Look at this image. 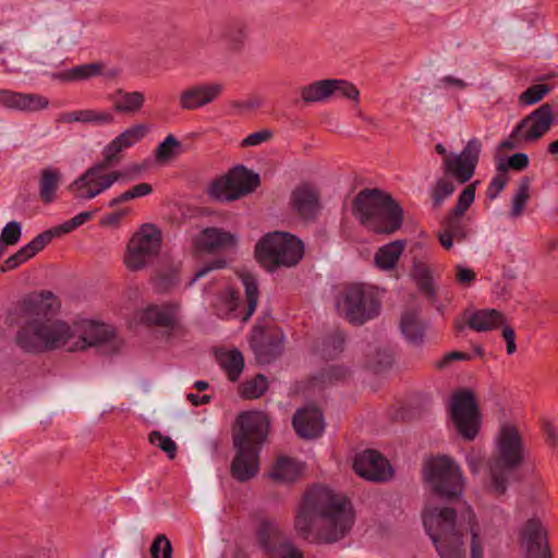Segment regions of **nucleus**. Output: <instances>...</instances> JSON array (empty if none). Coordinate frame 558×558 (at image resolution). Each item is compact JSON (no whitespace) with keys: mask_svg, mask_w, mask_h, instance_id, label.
Masks as SVG:
<instances>
[{"mask_svg":"<svg viewBox=\"0 0 558 558\" xmlns=\"http://www.w3.org/2000/svg\"><path fill=\"white\" fill-rule=\"evenodd\" d=\"M350 500L325 486L306 492L295 515V530L305 539L330 544L343 538L354 524Z\"/></svg>","mask_w":558,"mask_h":558,"instance_id":"nucleus-1","label":"nucleus"},{"mask_svg":"<svg viewBox=\"0 0 558 558\" xmlns=\"http://www.w3.org/2000/svg\"><path fill=\"white\" fill-rule=\"evenodd\" d=\"M47 299L43 294L25 296L16 307L23 324L16 331V345L27 353L54 350L70 352L73 330L71 323L49 315Z\"/></svg>","mask_w":558,"mask_h":558,"instance_id":"nucleus-2","label":"nucleus"},{"mask_svg":"<svg viewBox=\"0 0 558 558\" xmlns=\"http://www.w3.org/2000/svg\"><path fill=\"white\" fill-rule=\"evenodd\" d=\"M423 523L440 558H465L464 532L471 535L470 558H483L484 543L473 511L469 508L464 523L458 524L449 508H426Z\"/></svg>","mask_w":558,"mask_h":558,"instance_id":"nucleus-3","label":"nucleus"},{"mask_svg":"<svg viewBox=\"0 0 558 558\" xmlns=\"http://www.w3.org/2000/svg\"><path fill=\"white\" fill-rule=\"evenodd\" d=\"M233 433L235 456L231 462V475L239 482H247L259 472L260 446L266 440L269 418L260 411L241 413Z\"/></svg>","mask_w":558,"mask_h":558,"instance_id":"nucleus-4","label":"nucleus"},{"mask_svg":"<svg viewBox=\"0 0 558 558\" xmlns=\"http://www.w3.org/2000/svg\"><path fill=\"white\" fill-rule=\"evenodd\" d=\"M524 460V442L518 426L510 422L500 424L494 437V458L488 463V485L497 495L507 489L510 472Z\"/></svg>","mask_w":558,"mask_h":558,"instance_id":"nucleus-5","label":"nucleus"},{"mask_svg":"<svg viewBox=\"0 0 558 558\" xmlns=\"http://www.w3.org/2000/svg\"><path fill=\"white\" fill-rule=\"evenodd\" d=\"M353 215L366 229L380 234L396 232L403 221L400 206L378 189L363 190L356 195Z\"/></svg>","mask_w":558,"mask_h":558,"instance_id":"nucleus-6","label":"nucleus"},{"mask_svg":"<svg viewBox=\"0 0 558 558\" xmlns=\"http://www.w3.org/2000/svg\"><path fill=\"white\" fill-rule=\"evenodd\" d=\"M303 254L302 241L288 232L268 233L256 245L257 259L269 271L280 266H295Z\"/></svg>","mask_w":558,"mask_h":558,"instance_id":"nucleus-7","label":"nucleus"},{"mask_svg":"<svg viewBox=\"0 0 558 558\" xmlns=\"http://www.w3.org/2000/svg\"><path fill=\"white\" fill-rule=\"evenodd\" d=\"M337 310L350 323L362 325L379 314L378 290L364 283L348 286L337 301Z\"/></svg>","mask_w":558,"mask_h":558,"instance_id":"nucleus-8","label":"nucleus"},{"mask_svg":"<svg viewBox=\"0 0 558 558\" xmlns=\"http://www.w3.org/2000/svg\"><path fill=\"white\" fill-rule=\"evenodd\" d=\"M424 477L432 489L445 498L462 496L465 478L461 468L449 457H435L426 461Z\"/></svg>","mask_w":558,"mask_h":558,"instance_id":"nucleus-9","label":"nucleus"},{"mask_svg":"<svg viewBox=\"0 0 558 558\" xmlns=\"http://www.w3.org/2000/svg\"><path fill=\"white\" fill-rule=\"evenodd\" d=\"M161 232L151 223L143 225L130 239L123 258L125 267L138 271L148 267L159 255Z\"/></svg>","mask_w":558,"mask_h":558,"instance_id":"nucleus-10","label":"nucleus"},{"mask_svg":"<svg viewBox=\"0 0 558 558\" xmlns=\"http://www.w3.org/2000/svg\"><path fill=\"white\" fill-rule=\"evenodd\" d=\"M105 160L88 167L68 186V191L77 202L92 201L111 189L119 181V171H108Z\"/></svg>","mask_w":558,"mask_h":558,"instance_id":"nucleus-11","label":"nucleus"},{"mask_svg":"<svg viewBox=\"0 0 558 558\" xmlns=\"http://www.w3.org/2000/svg\"><path fill=\"white\" fill-rule=\"evenodd\" d=\"M450 418L459 435L473 440L481 427V414L474 395L469 390L456 392L450 402Z\"/></svg>","mask_w":558,"mask_h":558,"instance_id":"nucleus-12","label":"nucleus"},{"mask_svg":"<svg viewBox=\"0 0 558 558\" xmlns=\"http://www.w3.org/2000/svg\"><path fill=\"white\" fill-rule=\"evenodd\" d=\"M241 280L246 294L245 311L242 312L240 310L241 303L239 295L232 289H228L225 293L220 294L214 303L216 312L220 317H240L243 320H247L255 312L259 296L257 281L251 274H242Z\"/></svg>","mask_w":558,"mask_h":558,"instance_id":"nucleus-13","label":"nucleus"},{"mask_svg":"<svg viewBox=\"0 0 558 558\" xmlns=\"http://www.w3.org/2000/svg\"><path fill=\"white\" fill-rule=\"evenodd\" d=\"M73 330L70 352L84 351L110 342L114 336V328L90 318H77L71 323Z\"/></svg>","mask_w":558,"mask_h":558,"instance_id":"nucleus-14","label":"nucleus"},{"mask_svg":"<svg viewBox=\"0 0 558 558\" xmlns=\"http://www.w3.org/2000/svg\"><path fill=\"white\" fill-rule=\"evenodd\" d=\"M481 147L480 141L472 138L461 153L447 155L442 162L444 173L453 177L459 183L468 182L474 174Z\"/></svg>","mask_w":558,"mask_h":558,"instance_id":"nucleus-15","label":"nucleus"},{"mask_svg":"<svg viewBox=\"0 0 558 558\" xmlns=\"http://www.w3.org/2000/svg\"><path fill=\"white\" fill-rule=\"evenodd\" d=\"M75 230L71 219L53 227L50 230L35 236L31 242L21 247L15 254L8 257L1 265V271L7 272L15 269L41 251L53 238L61 236Z\"/></svg>","mask_w":558,"mask_h":558,"instance_id":"nucleus-16","label":"nucleus"},{"mask_svg":"<svg viewBox=\"0 0 558 558\" xmlns=\"http://www.w3.org/2000/svg\"><path fill=\"white\" fill-rule=\"evenodd\" d=\"M553 124V109L548 104H544L515 125L513 136H520L521 141L526 143H534L543 137Z\"/></svg>","mask_w":558,"mask_h":558,"instance_id":"nucleus-17","label":"nucleus"},{"mask_svg":"<svg viewBox=\"0 0 558 558\" xmlns=\"http://www.w3.org/2000/svg\"><path fill=\"white\" fill-rule=\"evenodd\" d=\"M220 82H202L184 88L178 98L179 107L185 111H195L215 102L223 93Z\"/></svg>","mask_w":558,"mask_h":558,"instance_id":"nucleus-18","label":"nucleus"},{"mask_svg":"<svg viewBox=\"0 0 558 558\" xmlns=\"http://www.w3.org/2000/svg\"><path fill=\"white\" fill-rule=\"evenodd\" d=\"M353 469L357 475L372 482H385L393 475L389 461L376 450H365L356 454Z\"/></svg>","mask_w":558,"mask_h":558,"instance_id":"nucleus-19","label":"nucleus"},{"mask_svg":"<svg viewBox=\"0 0 558 558\" xmlns=\"http://www.w3.org/2000/svg\"><path fill=\"white\" fill-rule=\"evenodd\" d=\"M180 312L179 302L147 304L135 312L134 318L145 325L175 328L179 325Z\"/></svg>","mask_w":558,"mask_h":558,"instance_id":"nucleus-20","label":"nucleus"},{"mask_svg":"<svg viewBox=\"0 0 558 558\" xmlns=\"http://www.w3.org/2000/svg\"><path fill=\"white\" fill-rule=\"evenodd\" d=\"M49 99L35 93L0 89V107L11 111L34 113L47 109Z\"/></svg>","mask_w":558,"mask_h":558,"instance_id":"nucleus-21","label":"nucleus"},{"mask_svg":"<svg viewBox=\"0 0 558 558\" xmlns=\"http://www.w3.org/2000/svg\"><path fill=\"white\" fill-rule=\"evenodd\" d=\"M520 544L526 558H550L546 532L536 519L529 520L522 526Z\"/></svg>","mask_w":558,"mask_h":558,"instance_id":"nucleus-22","label":"nucleus"},{"mask_svg":"<svg viewBox=\"0 0 558 558\" xmlns=\"http://www.w3.org/2000/svg\"><path fill=\"white\" fill-rule=\"evenodd\" d=\"M149 125L146 123H134L110 141L102 150V157L106 162H112L118 159L120 153L135 146L148 133Z\"/></svg>","mask_w":558,"mask_h":558,"instance_id":"nucleus-23","label":"nucleus"},{"mask_svg":"<svg viewBox=\"0 0 558 558\" xmlns=\"http://www.w3.org/2000/svg\"><path fill=\"white\" fill-rule=\"evenodd\" d=\"M298 436L304 439L319 437L325 429L323 413L314 407H305L295 412L292 420Z\"/></svg>","mask_w":558,"mask_h":558,"instance_id":"nucleus-24","label":"nucleus"},{"mask_svg":"<svg viewBox=\"0 0 558 558\" xmlns=\"http://www.w3.org/2000/svg\"><path fill=\"white\" fill-rule=\"evenodd\" d=\"M291 205L304 219L316 217L322 208L318 190L308 183L296 186L291 193Z\"/></svg>","mask_w":558,"mask_h":558,"instance_id":"nucleus-25","label":"nucleus"},{"mask_svg":"<svg viewBox=\"0 0 558 558\" xmlns=\"http://www.w3.org/2000/svg\"><path fill=\"white\" fill-rule=\"evenodd\" d=\"M63 123H82L94 126H108L116 122L114 113L109 109L86 108L63 112L60 116Z\"/></svg>","mask_w":558,"mask_h":558,"instance_id":"nucleus-26","label":"nucleus"},{"mask_svg":"<svg viewBox=\"0 0 558 558\" xmlns=\"http://www.w3.org/2000/svg\"><path fill=\"white\" fill-rule=\"evenodd\" d=\"M236 244V234L219 228L203 230L196 240V245L206 251L233 248Z\"/></svg>","mask_w":558,"mask_h":558,"instance_id":"nucleus-27","label":"nucleus"},{"mask_svg":"<svg viewBox=\"0 0 558 558\" xmlns=\"http://www.w3.org/2000/svg\"><path fill=\"white\" fill-rule=\"evenodd\" d=\"M110 100L117 113L134 116L143 109L146 99L145 95L138 90L126 92L124 89H117L110 96Z\"/></svg>","mask_w":558,"mask_h":558,"instance_id":"nucleus-28","label":"nucleus"},{"mask_svg":"<svg viewBox=\"0 0 558 558\" xmlns=\"http://www.w3.org/2000/svg\"><path fill=\"white\" fill-rule=\"evenodd\" d=\"M62 181L59 168L47 166L40 169L38 177V194L45 204H51L57 198V192Z\"/></svg>","mask_w":558,"mask_h":558,"instance_id":"nucleus-29","label":"nucleus"},{"mask_svg":"<svg viewBox=\"0 0 558 558\" xmlns=\"http://www.w3.org/2000/svg\"><path fill=\"white\" fill-rule=\"evenodd\" d=\"M228 181L231 184L233 194L231 197L238 199L251 192H253L259 184L258 174L245 169L244 167H236L227 174Z\"/></svg>","mask_w":558,"mask_h":558,"instance_id":"nucleus-30","label":"nucleus"},{"mask_svg":"<svg viewBox=\"0 0 558 558\" xmlns=\"http://www.w3.org/2000/svg\"><path fill=\"white\" fill-rule=\"evenodd\" d=\"M303 471V465L286 456H280L274 463L269 477L277 483L281 484H290L295 482Z\"/></svg>","mask_w":558,"mask_h":558,"instance_id":"nucleus-31","label":"nucleus"},{"mask_svg":"<svg viewBox=\"0 0 558 558\" xmlns=\"http://www.w3.org/2000/svg\"><path fill=\"white\" fill-rule=\"evenodd\" d=\"M466 322L477 332L489 331L498 327L504 328L506 325L504 314L494 308L476 311L466 317Z\"/></svg>","mask_w":558,"mask_h":558,"instance_id":"nucleus-32","label":"nucleus"},{"mask_svg":"<svg viewBox=\"0 0 558 558\" xmlns=\"http://www.w3.org/2000/svg\"><path fill=\"white\" fill-rule=\"evenodd\" d=\"M405 245V241L396 240L379 247L374 255L375 266L385 271L395 269Z\"/></svg>","mask_w":558,"mask_h":558,"instance_id":"nucleus-33","label":"nucleus"},{"mask_svg":"<svg viewBox=\"0 0 558 558\" xmlns=\"http://www.w3.org/2000/svg\"><path fill=\"white\" fill-rule=\"evenodd\" d=\"M400 329L409 342L413 344L422 342L424 336V324L420 319V313L417 310H408L403 312L400 320Z\"/></svg>","mask_w":558,"mask_h":558,"instance_id":"nucleus-34","label":"nucleus"},{"mask_svg":"<svg viewBox=\"0 0 558 558\" xmlns=\"http://www.w3.org/2000/svg\"><path fill=\"white\" fill-rule=\"evenodd\" d=\"M332 95V78L315 81L300 88L301 99L305 104L323 102Z\"/></svg>","mask_w":558,"mask_h":558,"instance_id":"nucleus-35","label":"nucleus"},{"mask_svg":"<svg viewBox=\"0 0 558 558\" xmlns=\"http://www.w3.org/2000/svg\"><path fill=\"white\" fill-rule=\"evenodd\" d=\"M257 539L259 545L269 553L272 548H276L279 543L284 542L287 538L283 537L282 532L276 522L263 520L257 529Z\"/></svg>","mask_w":558,"mask_h":558,"instance_id":"nucleus-36","label":"nucleus"},{"mask_svg":"<svg viewBox=\"0 0 558 558\" xmlns=\"http://www.w3.org/2000/svg\"><path fill=\"white\" fill-rule=\"evenodd\" d=\"M411 276L421 291L429 296L435 294L432 270L424 260L417 258L413 259Z\"/></svg>","mask_w":558,"mask_h":558,"instance_id":"nucleus-37","label":"nucleus"},{"mask_svg":"<svg viewBox=\"0 0 558 558\" xmlns=\"http://www.w3.org/2000/svg\"><path fill=\"white\" fill-rule=\"evenodd\" d=\"M102 69L104 65L99 62L85 63L66 70L60 75V77L71 82L86 81L92 77L102 75Z\"/></svg>","mask_w":558,"mask_h":558,"instance_id":"nucleus-38","label":"nucleus"},{"mask_svg":"<svg viewBox=\"0 0 558 558\" xmlns=\"http://www.w3.org/2000/svg\"><path fill=\"white\" fill-rule=\"evenodd\" d=\"M248 37V29L243 23L230 25L223 33V39L229 50L241 51Z\"/></svg>","mask_w":558,"mask_h":558,"instance_id":"nucleus-39","label":"nucleus"},{"mask_svg":"<svg viewBox=\"0 0 558 558\" xmlns=\"http://www.w3.org/2000/svg\"><path fill=\"white\" fill-rule=\"evenodd\" d=\"M530 185L531 181L527 177L520 180L511 201V217L518 218L522 215L530 199Z\"/></svg>","mask_w":558,"mask_h":558,"instance_id":"nucleus-40","label":"nucleus"},{"mask_svg":"<svg viewBox=\"0 0 558 558\" xmlns=\"http://www.w3.org/2000/svg\"><path fill=\"white\" fill-rule=\"evenodd\" d=\"M181 143L173 135L169 134L159 143L155 150L158 162H168L180 154Z\"/></svg>","mask_w":558,"mask_h":558,"instance_id":"nucleus-41","label":"nucleus"},{"mask_svg":"<svg viewBox=\"0 0 558 558\" xmlns=\"http://www.w3.org/2000/svg\"><path fill=\"white\" fill-rule=\"evenodd\" d=\"M220 364L229 378L235 380L244 367V360L240 351L232 350L220 356Z\"/></svg>","mask_w":558,"mask_h":558,"instance_id":"nucleus-42","label":"nucleus"},{"mask_svg":"<svg viewBox=\"0 0 558 558\" xmlns=\"http://www.w3.org/2000/svg\"><path fill=\"white\" fill-rule=\"evenodd\" d=\"M267 378L263 375H257L242 385L241 395L246 399H257L267 390Z\"/></svg>","mask_w":558,"mask_h":558,"instance_id":"nucleus-43","label":"nucleus"},{"mask_svg":"<svg viewBox=\"0 0 558 558\" xmlns=\"http://www.w3.org/2000/svg\"><path fill=\"white\" fill-rule=\"evenodd\" d=\"M529 163L530 160L526 154L517 153L506 159L500 160L497 163V170L507 174L509 169L521 171L527 168Z\"/></svg>","mask_w":558,"mask_h":558,"instance_id":"nucleus-44","label":"nucleus"},{"mask_svg":"<svg viewBox=\"0 0 558 558\" xmlns=\"http://www.w3.org/2000/svg\"><path fill=\"white\" fill-rule=\"evenodd\" d=\"M549 92L546 84H536L529 87L519 96V102L523 106H532L542 100Z\"/></svg>","mask_w":558,"mask_h":558,"instance_id":"nucleus-45","label":"nucleus"},{"mask_svg":"<svg viewBox=\"0 0 558 558\" xmlns=\"http://www.w3.org/2000/svg\"><path fill=\"white\" fill-rule=\"evenodd\" d=\"M475 198V185H468L459 195L458 202L452 209V219L456 217L463 216L464 213L469 209V207L473 204Z\"/></svg>","mask_w":558,"mask_h":558,"instance_id":"nucleus-46","label":"nucleus"},{"mask_svg":"<svg viewBox=\"0 0 558 558\" xmlns=\"http://www.w3.org/2000/svg\"><path fill=\"white\" fill-rule=\"evenodd\" d=\"M454 189L456 186L450 180L446 178L438 179L432 191L434 205L440 206L446 198L452 195Z\"/></svg>","mask_w":558,"mask_h":558,"instance_id":"nucleus-47","label":"nucleus"},{"mask_svg":"<svg viewBox=\"0 0 558 558\" xmlns=\"http://www.w3.org/2000/svg\"><path fill=\"white\" fill-rule=\"evenodd\" d=\"M209 193L214 198L221 202L234 201V198L231 197L233 191L231 190V184L229 183L227 175L216 180L211 184Z\"/></svg>","mask_w":558,"mask_h":558,"instance_id":"nucleus-48","label":"nucleus"},{"mask_svg":"<svg viewBox=\"0 0 558 558\" xmlns=\"http://www.w3.org/2000/svg\"><path fill=\"white\" fill-rule=\"evenodd\" d=\"M268 555L270 558H303L302 551L289 539L279 543Z\"/></svg>","mask_w":558,"mask_h":558,"instance_id":"nucleus-49","label":"nucleus"},{"mask_svg":"<svg viewBox=\"0 0 558 558\" xmlns=\"http://www.w3.org/2000/svg\"><path fill=\"white\" fill-rule=\"evenodd\" d=\"M149 441L165 451L170 459L175 457L177 445L170 437L162 435L160 432L154 430L149 434Z\"/></svg>","mask_w":558,"mask_h":558,"instance_id":"nucleus-50","label":"nucleus"},{"mask_svg":"<svg viewBox=\"0 0 558 558\" xmlns=\"http://www.w3.org/2000/svg\"><path fill=\"white\" fill-rule=\"evenodd\" d=\"M151 558H171L172 545L169 538L161 534L158 535L150 547Z\"/></svg>","mask_w":558,"mask_h":558,"instance_id":"nucleus-51","label":"nucleus"},{"mask_svg":"<svg viewBox=\"0 0 558 558\" xmlns=\"http://www.w3.org/2000/svg\"><path fill=\"white\" fill-rule=\"evenodd\" d=\"M22 234V226L20 222L13 220L8 222L0 234V241L8 246L16 244Z\"/></svg>","mask_w":558,"mask_h":558,"instance_id":"nucleus-52","label":"nucleus"},{"mask_svg":"<svg viewBox=\"0 0 558 558\" xmlns=\"http://www.w3.org/2000/svg\"><path fill=\"white\" fill-rule=\"evenodd\" d=\"M332 89L333 95L342 96L352 100H357L360 96V92L357 90V88L353 84L344 80L332 78Z\"/></svg>","mask_w":558,"mask_h":558,"instance_id":"nucleus-53","label":"nucleus"},{"mask_svg":"<svg viewBox=\"0 0 558 558\" xmlns=\"http://www.w3.org/2000/svg\"><path fill=\"white\" fill-rule=\"evenodd\" d=\"M508 182V177L505 172H500L494 177L487 187V197L489 199H495L498 197L499 193L505 189Z\"/></svg>","mask_w":558,"mask_h":558,"instance_id":"nucleus-54","label":"nucleus"},{"mask_svg":"<svg viewBox=\"0 0 558 558\" xmlns=\"http://www.w3.org/2000/svg\"><path fill=\"white\" fill-rule=\"evenodd\" d=\"M272 137L270 130L264 129L247 135L241 143L242 147L258 146Z\"/></svg>","mask_w":558,"mask_h":558,"instance_id":"nucleus-55","label":"nucleus"},{"mask_svg":"<svg viewBox=\"0 0 558 558\" xmlns=\"http://www.w3.org/2000/svg\"><path fill=\"white\" fill-rule=\"evenodd\" d=\"M129 214V208H120L116 211L104 215L99 223L102 227L117 228L120 225L121 220Z\"/></svg>","mask_w":558,"mask_h":558,"instance_id":"nucleus-56","label":"nucleus"},{"mask_svg":"<svg viewBox=\"0 0 558 558\" xmlns=\"http://www.w3.org/2000/svg\"><path fill=\"white\" fill-rule=\"evenodd\" d=\"M226 265H227V262L225 259H222V258H217L215 260H211V262L207 263L206 265L201 267L195 272L193 278L190 280L189 284L192 286L193 283H195L201 278H204L208 272H210L213 270H216V269H222V268L226 267Z\"/></svg>","mask_w":558,"mask_h":558,"instance_id":"nucleus-57","label":"nucleus"},{"mask_svg":"<svg viewBox=\"0 0 558 558\" xmlns=\"http://www.w3.org/2000/svg\"><path fill=\"white\" fill-rule=\"evenodd\" d=\"M454 269L457 281L462 286H471L476 279L475 271L469 267L457 265Z\"/></svg>","mask_w":558,"mask_h":558,"instance_id":"nucleus-58","label":"nucleus"},{"mask_svg":"<svg viewBox=\"0 0 558 558\" xmlns=\"http://www.w3.org/2000/svg\"><path fill=\"white\" fill-rule=\"evenodd\" d=\"M456 232V222L452 218L448 221V230L439 234V242L445 248L452 246V235Z\"/></svg>","mask_w":558,"mask_h":558,"instance_id":"nucleus-59","label":"nucleus"},{"mask_svg":"<svg viewBox=\"0 0 558 558\" xmlns=\"http://www.w3.org/2000/svg\"><path fill=\"white\" fill-rule=\"evenodd\" d=\"M471 355L464 352L453 351L448 354H446L440 361L437 362V367L442 368L446 367L449 363L452 361L458 360H470Z\"/></svg>","mask_w":558,"mask_h":558,"instance_id":"nucleus-60","label":"nucleus"},{"mask_svg":"<svg viewBox=\"0 0 558 558\" xmlns=\"http://www.w3.org/2000/svg\"><path fill=\"white\" fill-rule=\"evenodd\" d=\"M502 337L505 338L507 343V353L510 355L513 354L517 351V345L514 341L515 335L514 330L509 325L504 326Z\"/></svg>","mask_w":558,"mask_h":558,"instance_id":"nucleus-61","label":"nucleus"},{"mask_svg":"<svg viewBox=\"0 0 558 558\" xmlns=\"http://www.w3.org/2000/svg\"><path fill=\"white\" fill-rule=\"evenodd\" d=\"M466 463H468V466L470 469V471L472 472L473 475H478L480 474V469H481V464H482V457L478 452H475L474 450H472L468 456H466Z\"/></svg>","mask_w":558,"mask_h":558,"instance_id":"nucleus-62","label":"nucleus"},{"mask_svg":"<svg viewBox=\"0 0 558 558\" xmlns=\"http://www.w3.org/2000/svg\"><path fill=\"white\" fill-rule=\"evenodd\" d=\"M134 198H135L134 192L132 189H130V190L121 193L120 195L111 198L108 202L107 206L110 208H113V207H117L121 203H125V202L132 201Z\"/></svg>","mask_w":558,"mask_h":558,"instance_id":"nucleus-63","label":"nucleus"},{"mask_svg":"<svg viewBox=\"0 0 558 558\" xmlns=\"http://www.w3.org/2000/svg\"><path fill=\"white\" fill-rule=\"evenodd\" d=\"M523 143H525V142L521 141L520 136H513V131H512L510 136L500 143L499 147L501 149H514Z\"/></svg>","mask_w":558,"mask_h":558,"instance_id":"nucleus-64","label":"nucleus"}]
</instances>
